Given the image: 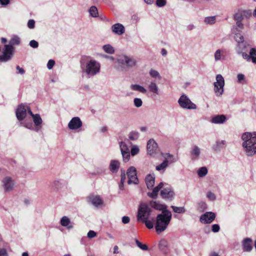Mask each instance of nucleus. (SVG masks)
<instances>
[{
  "label": "nucleus",
  "instance_id": "2f4dec72",
  "mask_svg": "<svg viewBox=\"0 0 256 256\" xmlns=\"http://www.w3.org/2000/svg\"><path fill=\"white\" fill-rule=\"evenodd\" d=\"M206 208V204L204 202H200L198 204L197 209L200 212H203Z\"/></svg>",
  "mask_w": 256,
  "mask_h": 256
},
{
  "label": "nucleus",
  "instance_id": "052dcab7",
  "mask_svg": "<svg viewBox=\"0 0 256 256\" xmlns=\"http://www.w3.org/2000/svg\"><path fill=\"white\" fill-rule=\"evenodd\" d=\"M35 26V22L33 20H30L28 22V26L30 28H34Z\"/></svg>",
  "mask_w": 256,
  "mask_h": 256
},
{
  "label": "nucleus",
  "instance_id": "9d476101",
  "mask_svg": "<svg viewBox=\"0 0 256 256\" xmlns=\"http://www.w3.org/2000/svg\"><path fill=\"white\" fill-rule=\"evenodd\" d=\"M127 176L128 178V183L129 184H136L138 183L136 168L132 166L129 168L127 172Z\"/></svg>",
  "mask_w": 256,
  "mask_h": 256
},
{
  "label": "nucleus",
  "instance_id": "c756f323",
  "mask_svg": "<svg viewBox=\"0 0 256 256\" xmlns=\"http://www.w3.org/2000/svg\"><path fill=\"white\" fill-rule=\"evenodd\" d=\"M168 166V160L165 158L164 160L160 164L158 165L156 169L158 171H164L166 168Z\"/></svg>",
  "mask_w": 256,
  "mask_h": 256
},
{
  "label": "nucleus",
  "instance_id": "58836bf2",
  "mask_svg": "<svg viewBox=\"0 0 256 256\" xmlns=\"http://www.w3.org/2000/svg\"><path fill=\"white\" fill-rule=\"evenodd\" d=\"M120 149L121 153L130 152L128 148V147L126 144L124 142H121L120 143Z\"/></svg>",
  "mask_w": 256,
  "mask_h": 256
},
{
  "label": "nucleus",
  "instance_id": "cd10ccee",
  "mask_svg": "<svg viewBox=\"0 0 256 256\" xmlns=\"http://www.w3.org/2000/svg\"><path fill=\"white\" fill-rule=\"evenodd\" d=\"M102 49L105 52L110 54H114L115 52L114 48L110 44L104 45Z\"/></svg>",
  "mask_w": 256,
  "mask_h": 256
},
{
  "label": "nucleus",
  "instance_id": "f03ea898",
  "mask_svg": "<svg viewBox=\"0 0 256 256\" xmlns=\"http://www.w3.org/2000/svg\"><path fill=\"white\" fill-rule=\"evenodd\" d=\"M100 64L94 59H88L86 62H81L82 72L87 77L90 78L100 72Z\"/></svg>",
  "mask_w": 256,
  "mask_h": 256
},
{
  "label": "nucleus",
  "instance_id": "1a4fd4ad",
  "mask_svg": "<svg viewBox=\"0 0 256 256\" xmlns=\"http://www.w3.org/2000/svg\"><path fill=\"white\" fill-rule=\"evenodd\" d=\"M2 186L5 192L12 191L14 187L15 182L10 176H6L2 180Z\"/></svg>",
  "mask_w": 256,
  "mask_h": 256
},
{
  "label": "nucleus",
  "instance_id": "f8f14e48",
  "mask_svg": "<svg viewBox=\"0 0 256 256\" xmlns=\"http://www.w3.org/2000/svg\"><path fill=\"white\" fill-rule=\"evenodd\" d=\"M28 106L22 104H20L16 109V116L17 118L21 121L23 120L26 116V111Z\"/></svg>",
  "mask_w": 256,
  "mask_h": 256
},
{
  "label": "nucleus",
  "instance_id": "49530a36",
  "mask_svg": "<svg viewBox=\"0 0 256 256\" xmlns=\"http://www.w3.org/2000/svg\"><path fill=\"white\" fill-rule=\"evenodd\" d=\"M238 82L240 84L244 83L245 80V76L244 74H238L237 76Z\"/></svg>",
  "mask_w": 256,
  "mask_h": 256
},
{
  "label": "nucleus",
  "instance_id": "e2e57ef3",
  "mask_svg": "<svg viewBox=\"0 0 256 256\" xmlns=\"http://www.w3.org/2000/svg\"><path fill=\"white\" fill-rule=\"evenodd\" d=\"M55 62L54 60H48V64H47V67L48 69L50 70L54 66V65Z\"/></svg>",
  "mask_w": 256,
  "mask_h": 256
},
{
  "label": "nucleus",
  "instance_id": "c03bdc74",
  "mask_svg": "<svg viewBox=\"0 0 256 256\" xmlns=\"http://www.w3.org/2000/svg\"><path fill=\"white\" fill-rule=\"evenodd\" d=\"M142 222H144L146 226L149 228L151 229L154 227V224L152 221L148 220V219H146L142 221Z\"/></svg>",
  "mask_w": 256,
  "mask_h": 256
},
{
  "label": "nucleus",
  "instance_id": "37998d69",
  "mask_svg": "<svg viewBox=\"0 0 256 256\" xmlns=\"http://www.w3.org/2000/svg\"><path fill=\"white\" fill-rule=\"evenodd\" d=\"M140 152V149L138 146H134L130 150L131 154L133 156L137 154Z\"/></svg>",
  "mask_w": 256,
  "mask_h": 256
},
{
  "label": "nucleus",
  "instance_id": "774afa93",
  "mask_svg": "<svg viewBox=\"0 0 256 256\" xmlns=\"http://www.w3.org/2000/svg\"><path fill=\"white\" fill-rule=\"evenodd\" d=\"M0 4L2 5H7L9 4V0H0Z\"/></svg>",
  "mask_w": 256,
  "mask_h": 256
},
{
  "label": "nucleus",
  "instance_id": "423d86ee",
  "mask_svg": "<svg viewBox=\"0 0 256 256\" xmlns=\"http://www.w3.org/2000/svg\"><path fill=\"white\" fill-rule=\"evenodd\" d=\"M224 80L221 74L216 76V82H214V92L217 96H221L224 92Z\"/></svg>",
  "mask_w": 256,
  "mask_h": 256
},
{
  "label": "nucleus",
  "instance_id": "a19ab883",
  "mask_svg": "<svg viewBox=\"0 0 256 256\" xmlns=\"http://www.w3.org/2000/svg\"><path fill=\"white\" fill-rule=\"evenodd\" d=\"M160 189H159L157 186L155 187L152 192L148 193V195L152 198H155L158 194V192L160 191Z\"/></svg>",
  "mask_w": 256,
  "mask_h": 256
},
{
  "label": "nucleus",
  "instance_id": "72a5a7b5",
  "mask_svg": "<svg viewBox=\"0 0 256 256\" xmlns=\"http://www.w3.org/2000/svg\"><path fill=\"white\" fill-rule=\"evenodd\" d=\"M89 12L90 16L92 17H97L98 16V10L94 6H92L90 8Z\"/></svg>",
  "mask_w": 256,
  "mask_h": 256
},
{
  "label": "nucleus",
  "instance_id": "2eb2a0df",
  "mask_svg": "<svg viewBox=\"0 0 256 256\" xmlns=\"http://www.w3.org/2000/svg\"><path fill=\"white\" fill-rule=\"evenodd\" d=\"M112 31L114 34L120 36L125 32V28L124 26L120 23L113 24L111 27Z\"/></svg>",
  "mask_w": 256,
  "mask_h": 256
},
{
  "label": "nucleus",
  "instance_id": "aec40b11",
  "mask_svg": "<svg viewBox=\"0 0 256 256\" xmlns=\"http://www.w3.org/2000/svg\"><path fill=\"white\" fill-rule=\"evenodd\" d=\"M160 194L164 198H172L174 196V192L170 188H166L162 190Z\"/></svg>",
  "mask_w": 256,
  "mask_h": 256
},
{
  "label": "nucleus",
  "instance_id": "bf43d9fd",
  "mask_svg": "<svg viewBox=\"0 0 256 256\" xmlns=\"http://www.w3.org/2000/svg\"><path fill=\"white\" fill-rule=\"evenodd\" d=\"M234 18L237 22H240L242 20L243 17L241 14L236 13L234 15Z\"/></svg>",
  "mask_w": 256,
  "mask_h": 256
},
{
  "label": "nucleus",
  "instance_id": "8fccbe9b",
  "mask_svg": "<svg viewBox=\"0 0 256 256\" xmlns=\"http://www.w3.org/2000/svg\"><path fill=\"white\" fill-rule=\"evenodd\" d=\"M126 178V176L125 174H122L120 184V190H123L124 184L125 182Z\"/></svg>",
  "mask_w": 256,
  "mask_h": 256
},
{
  "label": "nucleus",
  "instance_id": "6e6552de",
  "mask_svg": "<svg viewBox=\"0 0 256 256\" xmlns=\"http://www.w3.org/2000/svg\"><path fill=\"white\" fill-rule=\"evenodd\" d=\"M151 212V209L146 204H141L138 211V219L142 222L148 219Z\"/></svg>",
  "mask_w": 256,
  "mask_h": 256
},
{
  "label": "nucleus",
  "instance_id": "f704fd0d",
  "mask_svg": "<svg viewBox=\"0 0 256 256\" xmlns=\"http://www.w3.org/2000/svg\"><path fill=\"white\" fill-rule=\"evenodd\" d=\"M172 208L174 212L176 213L182 214L186 212L185 208L183 206L178 207L172 206Z\"/></svg>",
  "mask_w": 256,
  "mask_h": 256
},
{
  "label": "nucleus",
  "instance_id": "4be33fe9",
  "mask_svg": "<svg viewBox=\"0 0 256 256\" xmlns=\"http://www.w3.org/2000/svg\"><path fill=\"white\" fill-rule=\"evenodd\" d=\"M120 166V162L117 160H112L110 162L109 168L113 172H117Z\"/></svg>",
  "mask_w": 256,
  "mask_h": 256
},
{
  "label": "nucleus",
  "instance_id": "bb28decb",
  "mask_svg": "<svg viewBox=\"0 0 256 256\" xmlns=\"http://www.w3.org/2000/svg\"><path fill=\"white\" fill-rule=\"evenodd\" d=\"M70 218L66 216H63L60 220V224L63 226H67L68 228H72V226L70 225Z\"/></svg>",
  "mask_w": 256,
  "mask_h": 256
},
{
  "label": "nucleus",
  "instance_id": "338daca9",
  "mask_svg": "<svg viewBox=\"0 0 256 256\" xmlns=\"http://www.w3.org/2000/svg\"><path fill=\"white\" fill-rule=\"evenodd\" d=\"M0 256H8L6 251L5 249L0 250Z\"/></svg>",
  "mask_w": 256,
  "mask_h": 256
},
{
  "label": "nucleus",
  "instance_id": "69168bd1",
  "mask_svg": "<svg viewBox=\"0 0 256 256\" xmlns=\"http://www.w3.org/2000/svg\"><path fill=\"white\" fill-rule=\"evenodd\" d=\"M122 222L124 224H128L130 222V218L128 216H124L122 218Z\"/></svg>",
  "mask_w": 256,
  "mask_h": 256
},
{
  "label": "nucleus",
  "instance_id": "3c124183",
  "mask_svg": "<svg viewBox=\"0 0 256 256\" xmlns=\"http://www.w3.org/2000/svg\"><path fill=\"white\" fill-rule=\"evenodd\" d=\"M166 4V0H156V4L158 7L164 6Z\"/></svg>",
  "mask_w": 256,
  "mask_h": 256
},
{
  "label": "nucleus",
  "instance_id": "c9c22d12",
  "mask_svg": "<svg viewBox=\"0 0 256 256\" xmlns=\"http://www.w3.org/2000/svg\"><path fill=\"white\" fill-rule=\"evenodd\" d=\"M208 173V170L206 167H202L198 169V176L200 177H203Z\"/></svg>",
  "mask_w": 256,
  "mask_h": 256
},
{
  "label": "nucleus",
  "instance_id": "864d4df0",
  "mask_svg": "<svg viewBox=\"0 0 256 256\" xmlns=\"http://www.w3.org/2000/svg\"><path fill=\"white\" fill-rule=\"evenodd\" d=\"M249 54L250 56V58L252 62V58H256V50L254 48H251Z\"/></svg>",
  "mask_w": 256,
  "mask_h": 256
},
{
  "label": "nucleus",
  "instance_id": "ea45409f",
  "mask_svg": "<svg viewBox=\"0 0 256 256\" xmlns=\"http://www.w3.org/2000/svg\"><path fill=\"white\" fill-rule=\"evenodd\" d=\"M136 246L141 250H148V246L146 244H142L138 240H136Z\"/></svg>",
  "mask_w": 256,
  "mask_h": 256
},
{
  "label": "nucleus",
  "instance_id": "39448f33",
  "mask_svg": "<svg viewBox=\"0 0 256 256\" xmlns=\"http://www.w3.org/2000/svg\"><path fill=\"white\" fill-rule=\"evenodd\" d=\"M20 39L16 36H13L9 42V44L4 46V49L2 54L0 56V62H6L10 60L14 51V46L18 45Z\"/></svg>",
  "mask_w": 256,
  "mask_h": 256
},
{
  "label": "nucleus",
  "instance_id": "c85d7f7f",
  "mask_svg": "<svg viewBox=\"0 0 256 256\" xmlns=\"http://www.w3.org/2000/svg\"><path fill=\"white\" fill-rule=\"evenodd\" d=\"M151 206L155 209L162 210V212L164 210H168L166 206L162 204L156 202L151 203Z\"/></svg>",
  "mask_w": 256,
  "mask_h": 256
},
{
  "label": "nucleus",
  "instance_id": "6e6d98bb",
  "mask_svg": "<svg viewBox=\"0 0 256 256\" xmlns=\"http://www.w3.org/2000/svg\"><path fill=\"white\" fill-rule=\"evenodd\" d=\"M216 198V194L212 192H209V200L214 201Z\"/></svg>",
  "mask_w": 256,
  "mask_h": 256
},
{
  "label": "nucleus",
  "instance_id": "ddd939ff",
  "mask_svg": "<svg viewBox=\"0 0 256 256\" xmlns=\"http://www.w3.org/2000/svg\"><path fill=\"white\" fill-rule=\"evenodd\" d=\"M82 122L78 117L73 118L68 124V128L71 130H76L80 128Z\"/></svg>",
  "mask_w": 256,
  "mask_h": 256
},
{
  "label": "nucleus",
  "instance_id": "5fc2aeb1",
  "mask_svg": "<svg viewBox=\"0 0 256 256\" xmlns=\"http://www.w3.org/2000/svg\"><path fill=\"white\" fill-rule=\"evenodd\" d=\"M96 232H95L94 231L90 230L87 234V236L89 238H92L96 237Z\"/></svg>",
  "mask_w": 256,
  "mask_h": 256
},
{
  "label": "nucleus",
  "instance_id": "f3484780",
  "mask_svg": "<svg viewBox=\"0 0 256 256\" xmlns=\"http://www.w3.org/2000/svg\"><path fill=\"white\" fill-rule=\"evenodd\" d=\"M145 181L147 188L148 189L152 188L155 182L154 174H152L147 175L146 176V177Z\"/></svg>",
  "mask_w": 256,
  "mask_h": 256
},
{
  "label": "nucleus",
  "instance_id": "6ab92c4d",
  "mask_svg": "<svg viewBox=\"0 0 256 256\" xmlns=\"http://www.w3.org/2000/svg\"><path fill=\"white\" fill-rule=\"evenodd\" d=\"M148 88L150 92L156 95L159 94V88L158 86L154 81L150 82L149 83Z\"/></svg>",
  "mask_w": 256,
  "mask_h": 256
},
{
  "label": "nucleus",
  "instance_id": "de8ad7c7",
  "mask_svg": "<svg viewBox=\"0 0 256 256\" xmlns=\"http://www.w3.org/2000/svg\"><path fill=\"white\" fill-rule=\"evenodd\" d=\"M165 158H168V163H174L176 161V159L172 154H168Z\"/></svg>",
  "mask_w": 256,
  "mask_h": 256
},
{
  "label": "nucleus",
  "instance_id": "f257e3e1",
  "mask_svg": "<svg viewBox=\"0 0 256 256\" xmlns=\"http://www.w3.org/2000/svg\"><path fill=\"white\" fill-rule=\"evenodd\" d=\"M242 139L244 150L248 156H254L256 153V132H245Z\"/></svg>",
  "mask_w": 256,
  "mask_h": 256
},
{
  "label": "nucleus",
  "instance_id": "7c9ffc66",
  "mask_svg": "<svg viewBox=\"0 0 256 256\" xmlns=\"http://www.w3.org/2000/svg\"><path fill=\"white\" fill-rule=\"evenodd\" d=\"M149 74L152 78L157 79L158 80H160L162 78V76L159 72L152 68L150 70Z\"/></svg>",
  "mask_w": 256,
  "mask_h": 256
},
{
  "label": "nucleus",
  "instance_id": "a878e982",
  "mask_svg": "<svg viewBox=\"0 0 256 256\" xmlns=\"http://www.w3.org/2000/svg\"><path fill=\"white\" fill-rule=\"evenodd\" d=\"M130 88L135 91H138L142 94H145L147 90L144 86L139 84H132L130 86Z\"/></svg>",
  "mask_w": 256,
  "mask_h": 256
},
{
  "label": "nucleus",
  "instance_id": "09e8293b",
  "mask_svg": "<svg viewBox=\"0 0 256 256\" xmlns=\"http://www.w3.org/2000/svg\"><path fill=\"white\" fill-rule=\"evenodd\" d=\"M220 230V226L218 224H214L212 226V231L214 233L218 232Z\"/></svg>",
  "mask_w": 256,
  "mask_h": 256
},
{
  "label": "nucleus",
  "instance_id": "b1692460",
  "mask_svg": "<svg viewBox=\"0 0 256 256\" xmlns=\"http://www.w3.org/2000/svg\"><path fill=\"white\" fill-rule=\"evenodd\" d=\"M236 42H238V46L236 48H246V44L244 42V38L240 34H236L234 36Z\"/></svg>",
  "mask_w": 256,
  "mask_h": 256
},
{
  "label": "nucleus",
  "instance_id": "393cba45",
  "mask_svg": "<svg viewBox=\"0 0 256 256\" xmlns=\"http://www.w3.org/2000/svg\"><path fill=\"white\" fill-rule=\"evenodd\" d=\"M245 48H236V52L238 54H242V58L246 60L248 62L252 60L250 56L246 52H243Z\"/></svg>",
  "mask_w": 256,
  "mask_h": 256
},
{
  "label": "nucleus",
  "instance_id": "a18cd8bd",
  "mask_svg": "<svg viewBox=\"0 0 256 256\" xmlns=\"http://www.w3.org/2000/svg\"><path fill=\"white\" fill-rule=\"evenodd\" d=\"M122 154L123 158V160L124 162H128L130 157V152H122Z\"/></svg>",
  "mask_w": 256,
  "mask_h": 256
},
{
  "label": "nucleus",
  "instance_id": "4468645a",
  "mask_svg": "<svg viewBox=\"0 0 256 256\" xmlns=\"http://www.w3.org/2000/svg\"><path fill=\"white\" fill-rule=\"evenodd\" d=\"M242 249L244 252H250L252 248V240L250 238H245L242 242Z\"/></svg>",
  "mask_w": 256,
  "mask_h": 256
},
{
  "label": "nucleus",
  "instance_id": "a211bd4d",
  "mask_svg": "<svg viewBox=\"0 0 256 256\" xmlns=\"http://www.w3.org/2000/svg\"><path fill=\"white\" fill-rule=\"evenodd\" d=\"M226 120V116L224 114L216 115L212 117L211 122L216 124H222Z\"/></svg>",
  "mask_w": 256,
  "mask_h": 256
},
{
  "label": "nucleus",
  "instance_id": "e433bc0d",
  "mask_svg": "<svg viewBox=\"0 0 256 256\" xmlns=\"http://www.w3.org/2000/svg\"><path fill=\"white\" fill-rule=\"evenodd\" d=\"M200 220L203 224H208V212H205L200 217Z\"/></svg>",
  "mask_w": 256,
  "mask_h": 256
},
{
  "label": "nucleus",
  "instance_id": "9b49d317",
  "mask_svg": "<svg viewBox=\"0 0 256 256\" xmlns=\"http://www.w3.org/2000/svg\"><path fill=\"white\" fill-rule=\"evenodd\" d=\"M88 202L96 207L101 206L104 205V202L100 196L94 194L89 196Z\"/></svg>",
  "mask_w": 256,
  "mask_h": 256
},
{
  "label": "nucleus",
  "instance_id": "dca6fc26",
  "mask_svg": "<svg viewBox=\"0 0 256 256\" xmlns=\"http://www.w3.org/2000/svg\"><path fill=\"white\" fill-rule=\"evenodd\" d=\"M158 149V144L156 142L152 140H150L147 143V150L149 154L152 155L156 153Z\"/></svg>",
  "mask_w": 256,
  "mask_h": 256
},
{
  "label": "nucleus",
  "instance_id": "5701e85b",
  "mask_svg": "<svg viewBox=\"0 0 256 256\" xmlns=\"http://www.w3.org/2000/svg\"><path fill=\"white\" fill-rule=\"evenodd\" d=\"M200 148L196 146H194L190 151V156L192 160H197L200 155Z\"/></svg>",
  "mask_w": 256,
  "mask_h": 256
},
{
  "label": "nucleus",
  "instance_id": "603ef678",
  "mask_svg": "<svg viewBox=\"0 0 256 256\" xmlns=\"http://www.w3.org/2000/svg\"><path fill=\"white\" fill-rule=\"evenodd\" d=\"M167 245L168 242L164 240H161L159 244L160 248L162 250H164V248L166 247Z\"/></svg>",
  "mask_w": 256,
  "mask_h": 256
},
{
  "label": "nucleus",
  "instance_id": "0e129e2a",
  "mask_svg": "<svg viewBox=\"0 0 256 256\" xmlns=\"http://www.w3.org/2000/svg\"><path fill=\"white\" fill-rule=\"evenodd\" d=\"M216 22V16H209V24H214Z\"/></svg>",
  "mask_w": 256,
  "mask_h": 256
},
{
  "label": "nucleus",
  "instance_id": "79ce46f5",
  "mask_svg": "<svg viewBox=\"0 0 256 256\" xmlns=\"http://www.w3.org/2000/svg\"><path fill=\"white\" fill-rule=\"evenodd\" d=\"M134 105L136 108L140 107L142 104V101L140 98H135L134 100Z\"/></svg>",
  "mask_w": 256,
  "mask_h": 256
},
{
  "label": "nucleus",
  "instance_id": "7ed1b4c3",
  "mask_svg": "<svg viewBox=\"0 0 256 256\" xmlns=\"http://www.w3.org/2000/svg\"><path fill=\"white\" fill-rule=\"evenodd\" d=\"M172 218V213L169 210H164L158 214L156 218L155 229L158 233L166 230Z\"/></svg>",
  "mask_w": 256,
  "mask_h": 256
},
{
  "label": "nucleus",
  "instance_id": "0eeeda50",
  "mask_svg": "<svg viewBox=\"0 0 256 256\" xmlns=\"http://www.w3.org/2000/svg\"><path fill=\"white\" fill-rule=\"evenodd\" d=\"M178 103L182 108L188 110H195L196 108V105L184 94L180 96L178 100Z\"/></svg>",
  "mask_w": 256,
  "mask_h": 256
},
{
  "label": "nucleus",
  "instance_id": "412c9836",
  "mask_svg": "<svg viewBox=\"0 0 256 256\" xmlns=\"http://www.w3.org/2000/svg\"><path fill=\"white\" fill-rule=\"evenodd\" d=\"M28 112L32 116L34 125L38 126L42 124V120L39 114H33L30 110H28Z\"/></svg>",
  "mask_w": 256,
  "mask_h": 256
},
{
  "label": "nucleus",
  "instance_id": "13d9d810",
  "mask_svg": "<svg viewBox=\"0 0 256 256\" xmlns=\"http://www.w3.org/2000/svg\"><path fill=\"white\" fill-rule=\"evenodd\" d=\"M214 58L216 60H218L220 59L221 58V50H218L215 54H214Z\"/></svg>",
  "mask_w": 256,
  "mask_h": 256
},
{
  "label": "nucleus",
  "instance_id": "20e7f679",
  "mask_svg": "<svg viewBox=\"0 0 256 256\" xmlns=\"http://www.w3.org/2000/svg\"><path fill=\"white\" fill-rule=\"evenodd\" d=\"M116 63V68L119 71H124L136 66L137 62L136 59L132 56L122 54L118 56Z\"/></svg>",
  "mask_w": 256,
  "mask_h": 256
},
{
  "label": "nucleus",
  "instance_id": "473e14b6",
  "mask_svg": "<svg viewBox=\"0 0 256 256\" xmlns=\"http://www.w3.org/2000/svg\"><path fill=\"white\" fill-rule=\"evenodd\" d=\"M226 142L224 140H221L218 142L214 146V149L216 150H220V149L225 146Z\"/></svg>",
  "mask_w": 256,
  "mask_h": 256
},
{
  "label": "nucleus",
  "instance_id": "4d7b16f0",
  "mask_svg": "<svg viewBox=\"0 0 256 256\" xmlns=\"http://www.w3.org/2000/svg\"><path fill=\"white\" fill-rule=\"evenodd\" d=\"M216 218V214L212 212H209V224L212 222Z\"/></svg>",
  "mask_w": 256,
  "mask_h": 256
},
{
  "label": "nucleus",
  "instance_id": "4c0bfd02",
  "mask_svg": "<svg viewBox=\"0 0 256 256\" xmlns=\"http://www.w3.org/2000/svg\"><path fill=\"white\" fill-rule=\"evenodd\" d=\"M138 137L139 133L136 131L131 132L129 134L130 139L132 140H136Z\"/></svg>",
  "mask_w": 256,
  "mask_h": 256
},
{
  "label": "nucleus",
  "instance_id": "680f3d73",
  "mask_svg": "<svg viewBox=\"0 0 256 256\" xmlns=\"http://www.w3.org/2000/svg\"><path fill=\"white\" fill-rule=\"evenodd\" d=\"M30 45L33 48H37L38 46V44L36 41L34 40H32L30 42Z\"/></svg>",
  "mask_w": 256,
  "mask_h": 256
}]
</instances>
